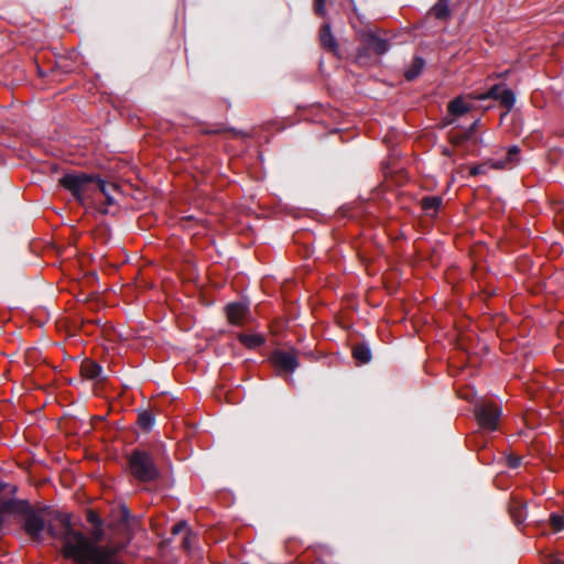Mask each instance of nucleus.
Returning <instances> with one entry per match:
<instances>
[{"label":"nucleus","mask_w":564,"mask_h":564,"mask_svg":"<svg viewBox=\"0 0 564 564\" xmlns=\"http://www.w3.org/2000/svg\"><path fill=\"white\" fill-rule=\"evenodd\" d=\"M325 2L326 0H314L313 9L316 15L324 17L326 14Z\"/></svg>","instance_id":"cd10ccee"},{"label":"nucleus","mask_w":564,"mask_h":564,"mask_svg":"<svg viewBox=\"0 0 564 564\" xmlns=\"http://www.w3.org/2000/svg\"><path fill=\"white\" fill-rule=\"evenodd\" d=\"M127 471L139 482H156L162 478L153 454L143 447H135L126 455Z\"/></svg>","instance_id":"7ed1b4c3"},{"label":"nucleus","mask_w":564,"mask_h":564,"mask_svg":"<svg viewBox=\"0 0 564 564\" xmlns=\"http://www.w3.org/2000/svg\"><path fill=\"white\" fill-rule=\"evenodd\" d=\"M270 360L280 376L293 373L300 366L297 350L295 349H276L271 354Z\"/></svg>","instance_id":"423d86ee"},{"label":"nucleus","mask_w":564,"mask_h":564,"mask_svg":"<svg viewBox=\"0 0 564 564\" xmlns=\"http://www.w3.org/2000/svg\"><path fill=\"white\" fill-rule=\"evenodd\" d=\"M163 481H164V484H165V485H164V488L170 489V488H172V487H173V484H174V480H173V479H171V478H166V479H164Z\"/></svg>","instance_id":"2f4dec72"},{"label":"nucleus","mask_w":564,"mask_h":564,"mask_svg":"<svg viewBox=\"0 0 564 564\" xmlns=\"http://www.w3.org/2000/svg\"><path fill=\"white\" fill-rule=\"evenodd\" d=\"M479 122L480 119H476L466 130H464V132L468 134L470 142H473V144H477L478 142L481 141L479 138L475 137Z\"/></svg>","instance_id":"b1692460"},{"label":"nucleus","mask_w":564,"mask_h":564,"mask_svg":"<svg viewBox=\"0 0 564 564\" xmlns=\"http://www.w3.org/2000/svg\"><path fill=\"white\" fill-rule=\"evenodd\" d=\"M86 520L94 527L91 536L94 539L93 544L99 546L97 543L104 538L102 520L95 510H87ZM91 543V541H89Z\"/></svg>","instance_id":"ddd939ff"},{"label":"nucleus","mask_w":564,"mask_h":564,"mask_svg":"<svg viewBox=\"0 0 564 564\" xmlns=\"http://www.w3.org/2000/svg\"><path fill=\"white\" fill-rule=\"evenodd\" d=\"M451 0H438L430 10V14L435 19L446 22L452 17L449 8Z\"/></svg>","instance_id":"4468645a"},{"label":"nucleus","mask_w":564,"mask_h":564,"mask_svg":"<svg viewBox=\"0 0 564 564\" xmlns=\"http://www.w3.org/2000/svg\"><path fill=\"white\" fill-rule=\"evenodd\" d=\"M474 413L478 424L488 431H496L498 429L499 420L501 416V408L495 402H478L475 404Z\"/></svg>","instance_id":"39448f33"},{"label":"nucleus","mask_w":564,"mask_h":564,"mask_svg":"<svg viewBox=\"0 0 564 564\" xmlns=\"http://www.w3.org/2000/svg\"><path fill=\"white\" fill-rule=\"evenodd\" d=\"M492 162L494 161H488V162L476 164V165L471 166L469 170L470 176L486 174L489 169H492L491 167Z\"/></svg>","instance_id":"5701e85b"},{"label":"nucleus","mask_w":564,"mask_h":564,"mask_svg":"<svg viewBox=\"0 0 564 564\" xmlns=\"http://www.w3.org/2000/svg\"><path fill=\"white\" fill-rule=\"evenodd\" d=\"M21 518L25 532L39 539L47 532L63 541L64 553L79 564H119L115 553L106 546H96L79 531L74 529L72 514L50 511L48 508L34 509L25 499L14 496H0V530L10 518Z\"/></svg>","instance_id":"f257e3e1"},{"label":"nucleus","mask_w":564,"mask_h":564,"mask_svg":"<svg viewBox=\"0 0 564 564\" xmlns=\"http://www.w3.org/2000/svg\"><path fill=\"white\" fill-rule=\"evenodd\" d=\"M470 99L468 96H458L451 100L447 105V111L451 116L462 117L465 113L469 112L473 106L467 101Z\"/></svg>","instance_id":"f8f14e48"},{"label":"nucleus","mask_w":564,"mask_h":564,"mask_svg":"<svg viewBox=\"0 0 564 564\" xmlns=\"http://www.w3.org/2000/svg\"><path fill=\"white\" fill-rule=\"evenodd\" d=\"M58 183L68 191L80 205L85 204V200L90 196L93 189H98L105 195L107 206L115 203V199L108 192V184L98 175L84 172L66 173L59 178Z\"/></svg>","instance_id":"f03ea898"},{"label":"nucleus","mask_w":564,"mask_h":564,"mask_svg":"<svg viewBox=\"0 0 564 564\" xmlns=\"http://www.w3.org/2000/svg\"><path fill=\"white\" fill-rule=\"evenodd\" d=\"M364 47L358 48V57L367 56L368 50L372 51L377 55H383L390 48V44L387 40L379 37L373 32H366L362 35Z\"/></svg>","instance_id":"0eeeda50"},{"label":"nucleus","mask_w":564,"mask_h":564,"mask_svg":"<svg viewBox=\"0 0 564 564\" xmlns=\"http://www.w3.org/2000/svg\"><path fill=\"white\" fill-rule=\"evenodd\" d=\"M448 139H449V142L455 147H462L464 143L470 141L468 134H466L464 131H462V132L451 131L448 133Z\"/></svg>","instance_id":"4be33fe9"},{"label":"nucleus","mask_w":564,"mask_h":564,"mask_svg":"<svg viewBox=\"0 0 564 564\" xmlns=\"http://www.w3.org/2000/svg\"><path fill=\"white\" fill-rule=\"evenodd\" d=\"M352 357L360 365H366L371 361L372 352L368 344L357 343L352 347Z\"/></svg>","instance_id":"dca6fc26"},{"label":"nucleus","mask_w":564,"mask_h":564,"mask_svg":"<svg viewBox=\"0 0 564 564\" xmlns=\"http://www.w3.org/2000/svg\"><path fill=\"white\" fill-rule=\"evenodd\" d=\"M520 149L517 145H512L508 149L507 156L503 160L492 162L491 167L501 170L508 167L510 164H514L519 161Z\"/></svg>","instance_id":"a211bd4d"},{"label":"nucleus","mask_w":564,"mask_h":564,"mask_svg":"<svg viewBox=\"0 0 564 564\" xmlns=\"http://www.w3.org/2000/svg\"><path fill=\"white\" fill-rule=\"evenodd\" d=\"M113 519L118 523H128L130 519V510L127 506L121 505L116 511L112 512Z\"/></svg>","instance_id":"412c9836"},{"label":"nucleus","mask_w":564,"mask_h":564,"mask_svg":"<svg viewBox=\"0 0 564 564\" xmlns=\"http://www.w3.org/2000/svg\"><path fill=\"white\" fill-rule=\"evenodd\" d=\"M239 341L249 349H254L262 346L265 343V338L259 334H239Z\"/></svg>","instance_id":"aec40b11"},{"label":"nucleus","mask_w":564,"mask_h":564,"mask_svg":"<svg viewBox=\"0 0 564 564\" xmlns=\"http://www.w3.org/2000/svg\"><path fill=\"white\" fill-rule=\"evenodd\" d=\"M99 212L102 213V214H107L108 209H107V207H100Z\"/></svg>","instance_id":"f704fd0d"},{"label":"nucleus","mask_w":564,"mask_h":564,"mask_svg":"<svg viewBox=\"0 0 564 564\" xmlns=\"http://www.w3.org/2000/svg\"><path fill=\"white\" fill-rule=\"evenodd\" d=\"M191 529L188 528V524L186 521H178L177 523H175L173 527H172V534L173 535H178L181 533H186L187 531H189Z\"/></svg>","instance_id":"a878e982"},{"label":"nucleus","mask_w":564,"mask_h":564,"mask_svg":"<svg viewBox=\"0 0 564 564\" xmlns=\"http://www.w3.org/2000/svg\"><path fill=\"white\" fill-rule=\"evenodd\" d=\"M137 423L143 432H150L155 424V416L150 410L139 411Z\"/></svg>","instance_id":"6ab92c4d"},{"label":"nucleus","mask_w":564,"mask_h":564,"mask_svg":"<svg viewBox=\"0 0 564 564\" xmlns=\"http://www.w3.org/2000/svg\"><path fill=\"white\" fill-rule=\"evenodd\" d=\"M468 97L480 101H485L487 99L496 100L502 108L506 109V113L511 111L516 104L514 91L508 88L505 84H496L491 86L486 93L477 95L469 94Z\"/></svg>","instance_id":"20e7f679"},{"label":"nucleus","mask_w":564,"mask_h":564,"mask_svg":"<svg viewBox=\"0 0 564 564\" xmlns=\"http://www.w3.org/2000/svg\"><path fill=\"white\" fill-rule=\"evenodd\" d=\"M17 490L15 485L0 480V494H15Z\"/></svg>","instance_id":"7c9ffc66"},{"label":"nucleus","mask_w":564,"mask_h":564,"mask_svg":"<svg viewBox=\"0 0 564 564\" xmlns=\"http://www.w3.org/2000/svg\"><path fill=\"white\" fill-rule=\"evenodd\" d=\"M547 564H562V561L555 557H550Z\"/></svg>","instance_id":"473e14b6"},{"label":"nucleus","mask_w":564,"mask_h":564,"mask_svg":"<svg viewBox=\"0 0 564 564\" xmlns=\"http://www.w3.org/2000/svg\"><path fill=\"white\" fill-rule=\"evenodd\" d=\"M506 463H507V466L510 468V469H517L521 466L522 464V456H519V455H516V454H509L507 457H506Z\"/></svg>","instance_id":"393cba45"},{"label":"nucleus","mask_w":564,"mask_h":564,"mask_svg":"<svg viewBox=\"0 0 564 564\" xmlns=\"http://www.w3.org/2000/svg\"><path fill=\"white\" fill-rule=\"evenodd\" d=\"M224 131H229V132H231L235 137L245 135V133H243V132L238 131V130H236L235 128H228V129H216V130H205V131H204V133H205V134H219V133H223Z\"/></svg>","instance_id":"c85d7f7f"},{"label":"nucleus","mask_w":564,"mask_h":564,"mask_svg":"<svg viewBox=\"0 0 564 564\" xmlns=\"http://www.w3.org/2000/svg\"><path fill=\"white\" fill-rule=\"evenodd\" d=\"M422 209L426 213V215L433 217L436 216L440 208L443 205L442 196H424L421 202Z\"/></svg>","instance_id":"2eb2a0df"},{"label":"nucleus","mask_w":564,"mask_h":564,"mask_svg":"<svg viewBox=\"0 0 564 564\" xmlns=\"http://www.w3.org/2000/svg\"><path fill=\"white\" fill-rule=\"evenodd\" d=\"M102 367L91 359H84L80 364V375L87 380L104 381L106 377H102Z\"/></svg>","instance_id":"9d476101"},{"label":"nucleus","mask_w":564,"mask_h":564,"mask_svg":"<svg viewBox=\"0 0 564 564\" xmlns=\"http://www.w3.org/2000/svg\"><path fill=\"white\" fill-rule=\"evenodd\" d=\"M228 322L234 326H241L250 316L249 303L243 301L230 302L225 306Z\"/></svg>","instance_id":"6e6552de"},{"label":"nucleus","mask_w":564,"mask_h":564,"mask_svg":"<svg viewBox=\"0 0 564 564\" xmlns=\"http://www.w3.org/2000/svg\"><path fill=\"white\" fill-rule=\"evenodd\" d=\"M443 154L446 155V156H451L452 155V151L449 149H445L443 151Z\"/></svg>","instance_id":"72a5a7b5"},{"label":"nucleus","mask_w":564,"mask_h":564,"mask_svg":"<svg viewBox=\"0 0 564 564\" xmlns=\"http://www.w3.org/2000/svg\"><path fill=\"white\" fill-rule=\"evenodd\" d=\"M509 512L517 525L522 524L528 517L527 502L519 496H512L509 502Z\"/></svg>","instance_id":"1a4fd4ad"},{"label":"nucleus","mask_w":564,"mask_h":564,"mask_svg":"<svg viewBox=\"0 0 564 564\" xmlns=\"http://www.w3.org/2000/svg\"><path fill=\"white\" fill-rule=\"evenodd\" d=\"M194 540H195V535L192 533V531H187L184 536H183V540H182V545L185 550H191L193 543H194Z\"/></svg>","instance_id":"c756f323"},{"label":"nucleus","mask_w":564,"mask_h":564,"mask_svg":"<svg viewBox=\"0 0 564 564\" xmlns=\"http://www.w3.org/2000/svg\"><path fill=\"white\" fill-rule=\"evenodd\" d=\"M319 42L324 50L337 54L338 42L332 33L330 24L324 23L319 29Z\"/></svg>","instance_id":"9b49d317"},{"label":"nucleus","mask_w":564,"mask_h":564,"mask_svg":"<svg viewBox=\"0 0 564 564\" xmlns=\"http://www.w3.org/2000/svg\"><path fill=\"white\" fill-rule=\"evenodd\" d=\"M551 524L555 531H561L564 529V517L560 514L551 516Z\"/></svg>","instance_id":"bb28decb"},{"label":"nucleus","mask_w":564,"mask_h":564,"mask_svg":"<svg viewBox=\"0 0 564 564\" xmlns=\"http://www.w3.org/2000/svg\"><path fill=\"white\" fill-rule=\"evenodd\" d=\"M425 67V61L421 56H414L411 65L404 72V78L408 82L415 80L423 72Z\"/></svg>","instance_id":"f3484780"},{"label":"nucleus","mask_w":564,"mask_h":564,"mask_svg":"<svg viewBox=\"0 0 564 564\" xmlns=\"http://www.w3.org/2000/svg\"><path fill=\"white\" fill-rule=\"evenodd\" d=\"M160 447L162 448V451L164 452V444H160Z\"/></svg>","instance_id":"c9c22d12"}]
</instances>
